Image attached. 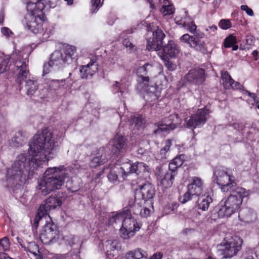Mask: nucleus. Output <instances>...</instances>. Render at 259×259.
Listing matches in <instances>:
<instances>
[{
	"instance_id": "nucleus-60",
	"label": "nucleus",
	"mask_w": 259,
	"mask_h": 259,
	"mask_svg": "<svg viewBox=\"0 0 259 259\" xmlns=\"http://www.w3.org/2000/svg\"><path fill=\"white\" fill-rule=\"evenodd\" d=\"M92 2L93 5L92 9H94L95 11L97 10L102 5L101 0H92Z\"/></svg>"
},
{
	"instance_id": "nucleus-1",
	"label": "nucleus",
	"mask_w": 259,
	"mask_h": 259,
	"mask_svg": "<svg viewBox=\"0 0 259 259\" xmlns=\"http://www.w3.org/2000/svg\"><path fill=\"white\" fill-rule=\"evenodd\" d=\"M60 137L47 129L36 134L29 143L27 153L19 154L7 170V186L25 182L38 166L56 156Z\"/></svg>"
},
{
	"instance_id": "nucleus-16",
	"label": "nucleus",
	"mask_w": 259,
	"mask_h": 259,
	"mask_svg": "<svg viewBox=\"0 0 259 259\" xmlns=\"http://www.w3.org/2000/svg\"><path fill=\"white\" fill-rule=\"evenodd\" d=\"M110 145L112 151L117 155L125 153L127 148L126 139L120 134H117L110 142Z\"/></svg>"
},
{
	"instance_id": "nucleus-10",
	"label": "nucleus",
	"mask_w": 259,
	"mask_h": 259,
	"mask_svg": "<svg viewBox=\"0 0 259 259\" xmlns=\"http://www.w3.org/2000/svg\"><path fill=\"white\" fill-rule=\"evenodd\" d=\"M242 244V239L237 236L226 237L220 244L223 247L224 257L231 258L236 255L241 248Z\"/></svg>"
},
{
	"instance_id": "nucleus-62",
	"label": "nucleus",
	"mask_w": 259,
	"mask_h": 259,
	"mask_svg": "<svg viewBox=\"0 0 259 259\" xmlns=\"http://www.w3.org/2000/svg\"><path fill=\"white\" fill-rule=\"evenodd\" d=\"M163 257V254L160 252H156L154 253L149 259H161Z\"/></svg>"
},
{
	"instance_id": "nucleus-43",
	"label": "nucleus",
	"mask_w": 259,
	"mask_h": 259,
	"mask_svg": "<svg viewBox=\"0 0 259 259\" xmlns=\"http://www.w3.org/2000/svg\"><path fill=\"white\" fill-rule=\"evenodd\" d=\"M179 206V204L176 202H171L165 205L164 208V212L167 214L174 211L177 209Z\"/></svg>"
},
{
	"instance_id": "nucleus-46",
	"label": "nucleus",
	"mask_w": 259,
	"mask_h": 259,
	"mask_svg": "<svg viewBox=\"0 0 259 259\" xmlns=\"http://www.w3.org/2000/svg\"><path fill=\"white\" fill-rule=\"evenodd\" d=\"M171 145V141L170 140H167L165 142V146L160 150V154L161 158L165 157L166 153L169 151L170 147Z\"/></svg>"
},
{
	"instance_id": "nucleus-24",
	"label": "nucleus",
	"mask_w": 259,
	"mask_h": 259,
	"mask_svg": "<svg viewBox=\"0 0 259 259\" xmlns=\"http://www.w3.org/2000/svg\"><path fill=\"white\" fill-rule=\"evenodd\" d=\"M120 247L119 241L116 239L107 240L103 243V250L106 252L107 255L106 259H115L113 254L109 253V252L117 249Z\"/></svg>"
},
{
	"instance_id": "nucleus-36",
	"label": "nucleus",
	"mask_w": 259,
	"mask_h": 259,
	"mask_svg": "<svg viewBox=\"0 0 259 259\" xmlns=\"http://www.w3.org/2000/svg\"><path fill=\"white\" fill-rule=\"evenodd\" d=\"M10 243L9 239L7 237H4L0 240V258L1 259H13L8 256L3 251H6L9 249Z\"/></svg>"
},
{
	"instance_id": "nucleus-58",
	"label": "nucleus",
	"mask_w": 259,
	"mask_h": 259,
	"mask_svg": "<svg viewBox=\"0 0 259 259\" xmlns=\"http://www.w3.org/2000/svg\"><path fill=\"white\" fill-rule=\"evenodd\" d=\"M2 33L7 36L10 37L13 34L12 31L8 27H4L1 28Z\"/></svg>"
},
{
	"instance_id": "nucleus-9",
	"label": "nucleus",
	"mask_w": 259,
	"mask_h": 259,
	"mask_svg": "<svg viewBox=\"0 0 259 259\" xmlns=\"http://www.w3.org/2000/svg\"><path fill=\"white\" fill-rule=\"evenodd\" d=\"M213 181L220 186L222 191L227 192L236 186L235 177L227 169L218 168L214 170L213 176Z\"/></svg>"
},
{
	"instance_id": "nucleus-29",
	"label": "nucleus",
	"mask_w": 259,
	"mask_h": 259,
	"mask_svg": "<svg viewBox=\"0 0 259 259\" xmlns=\"http://www.w3.org/2000/svg\"><path fill=\"white\" fill-rule=\"evenodd\" d=\"M222 80L223 84L225 89H238L240 87V84L235 82L227 71L222 72Z\"/></svg>"
},
{
	"instance_id": "nucleus-32",
	"label": "nucleus",
	"mask_w": 259,
	"mask_h": 259,
	"mask_svg": "<svg viewBox=\"0 0 259 259\" xmlns=\"http://www.w3.org/2000/svg\"><path fill=\"white\" fill-rule=\"evenodd\" d=\"M59 0H27V4H33L35 6L36 8L39 4L44 5L43 10L46 8H54Z\"/></svg>"
},
{
	"instance_id": "nucleus-59",
	"label": "nucleus",
	"mask_w": 259,
	"mask_h": 259,
	"mask_svg": "<svg viewBox=\"0 0 259 259\" xmlns=\"http://www.w3.org/2000/svg\"><path fill=\"white\" fill-rule=\"evenodd\" d=\"M240 127V124L237 123H233L232 124L229 125L228 127L229 131H235V133H237L239 131Z\"/></svg>"
},
{
	"instance_id": "nucleus-26",
	"label": "nucleus",
	"mask_w": 259,
	"mask_h": 259,
	"mask_svg": "<svg viewBox=\"0 0 259 259\" xmlns=\"http://www.w3.org/2000/svg\"><path fill=\"white\" fill-rule=\"evenodd\" d=\"M238 217L241 221L248 223L256 220V214L252 209L246 207L240 210Z\"/></svg>"
},
{
	"instance_id": "nucleus-64",
	"label": "nucleus",
	"mask_w": 259,
	"mask_h": 259,
	"mask_svg": "<svg viewBox=\"0 0 259 259\" xmlns=\"http://www.w3.org/2000/svg\"><path fill=\"white\" fill-rule=\"evenodd\" d=\"M4 13L3 12L0 13V23H3L4 21Z\"/></svg>"
},
{
	"instance_id": "nucleus-2",
	"label": "nucleus",
	"mask_w": 259,
	"mask_h": 259,
	"mask_svg": "<svg viewBox=\"0 0 259 259\" xmlns=\"http://www.w3.org/2000/svg\"><path fill=\"white\" fill-rule=\"evenodd\" d=\"M75 171L73 168L63 165L47 168L43 176L38 180V192L46 196L54 190L60 189L65 179L72 177Z\"/></svg>"
},
{
	"instance_id": "nucleus-18",
	"label": "nucleus",
	"mask_w": 259,
	"mask_h": 259,
	"mask_svg": "<svg viewBox=\"0 0 259 259\" xmlns=\"http://www.w3.org/2000/svg\"><path fill=\"white\" fill-rule=\"evenodd\" d=\"M180 40L181 42L187 44L190 47L194 49L196 51L202 53H205L206 51L204 41L197 39L188 34H185L182 35L180 37Z\"/></svg>"
},
{
	"instance_id": "nucleus-39",
	"label": "nucleus",
	"mask_w": 259,
	"mask_h": 259,
	"mask_svg": "<svg viewBox=\"0 0 259 259\" xmlns=\"http://www.w3.org/2000/svg\"><path fill=\"white\" fill-rule=\"evenodd\" d=\"M112 90L115 94L119 93L122 96L127 91L126 85L121 80L120 82L115 81L112 85Z\"/></svg>"
},
{
	"instance_id": "nucleus-31",
	"label": "nucleus",
	"mask_w": 259,
	"mask_h": 259,
	"mask_svg": "<svg viewBox=\"0 0 259 259\" xmlns=\"http://www.w3.org/2000/svg\"><path fill=\"white\" fill-rule=\"evenodd\" d=\"M161 4L160 12L163 16H170L174 14L175 8L169 0H159Z\"/></svg>"
},
{
	"instance_id": "nucleus-3",
	"label": "nucleus",
	"mask_w": 259,
	"mask_h": 259,
	"mask_svg": "<svg viewBox=\"0 0 259 259\" xmlns=\"http://www.w3.org/2000/svg\"><path fill=\"white\" fill-rule=\"evenodd\" d=\"M35 7L33 4H27V14L24 24L32 33L41 34L42 40L45 41L53 33L54 28L51 24L44 23V5L39 4L37 8Z\"/></svg>"
},
{
	"instance_id": "nucleus-13",
	"label": "nucleus",
	"mask_w": 259,
	"mask_h": 259,
	"mask_svg": "<svg viewBox=\"0 0 259 259\" xmlns=\"http://www.w3.org/2000/svg\"><path fill=\"white\" fill-rule=\"evenodd\" d=\"M42 223H46L43 230L40 234V239L44 244H49L55 241L59 236L58 230L52 222V220H44L40 221Z\"/></svg>"
},
{
	"instance_id": "nucleus-35",
	"label": "nucleus",
	"mask_w": 259,
	"mask_h": 259,
	"mask_svg": "<svg viewBox=\"0 0 259 259\" xmlns=\"http://www.w3.org/2000/svg\"><path fill=\"white\" fill-rule=\"evenodd\" d=\"M125 211L120 212H113L108 216V225H113L114 223H118L121 222L125 217Z\"/></svg>"
},
{
	"instance_id": "nucleus-47",
	"label": "nucleus",
	"mask_w": 259,
	"mask_h": 259,
	"mask_svg": "<svg viewBox=\"0 0 259 259\" xmlns=\"http://www.w3.org/2000/svg\"><path fill=\"white\" fill-rule=\"evenodd\" d=\"M247 95L250 97V98L247 100V102L249 105H251V108L255 106L256 103L258 101V98L255 94L250 93L246 92Z\"/></svg>"
},
{
	"instance_id": "nucleus-44",
	"label": "nucleus",
	"mask_w": 259,
	"mask_h": 259,
	"mask_svg": "<svg viewBox=\"0 0 259 259\" xmlns=\"http://www.w3.org/2000/svg\"><path fill=\"white\" fill-rule=\"evenodd\" d=\"M149 67H152V66L148 63L139 67L137 69V73L139 76H143L146 74L148 71H151V70H149Z\"/></svg>"
},
{
	"instance_id": "nucleus-12",
	"label": "nucleus",
	"mask_w": 259,
	"mask_h": 259,
	"mask_svg": "<svg viewBox=\"0 0 259 259\" xmlns=\"http://www.w3.org/2000/svg\"><path fill=\"white\" fill-rule=\"evenodd\" d=\"M181 123L182 119L178 114H171L155 124L156 129L154 133L155 134L168 133L176 128Z\"/></svg>"
},
{
	"instance_id": "nucleus-55",
	"label": "nucleus",
	"mask_w": 259,
	"mask_h": 259,
	"mask_svg": "<svg viewBox=\"0 0 259 259\" xmlns=\"http://www.w3.org/2000/svg\"><path fill=\"white\" fill-rule=\"evenodd\" d=\"M56 69L53 65H52L50 62L48 63H45L44 65V69H43V75H45L48 73H49L52 69Z\"/></svg>"
},
{
	"instance_id": "nucleus-20",
	"label": "nucleus",
	"mask_w": 259,
	"mask_h": 259,
	"mask_svg": "<svg viewBox=\"0 0 259 259\" xmlns=\"http://www.w3.org/2000/svg\"><path fill=\"white\" fill-rule=\"evenodd\" d=\"M139 195L142 197L141 200H144L145 202L152 201V199L155 195V189L153 186L150 183H146L140 186L139 190H137L136 192L135 200H138L137 197ZM138 200L140 201L139 199Z\"/></svg>"
},
{
	"instance_id": "nucleus-28",
	"label": "nucleus",
	"mask_w": 259,
	"mask_h": 259,
	"mask_svg": "<svg viewBox=\"0 0 259 259\" xmlns=\"http://www.w3.org/2000/svg\"><path fill=\"white\" fill-rule=\"evenodd\" d=\"M97 64L95 61L91 60L87 65L82 66L80 68V71L82 77H87L92 76L97 70Z\"/></svg>"
},
{
	"instance_id": "nucleus-33",
	"label": "nucleus",
	"mask_w": 259,
	"mask_h": 259,
	"mask_svg": "<svg viewBox=\"0 0 259 259\" xmlns=\"http://www.w3.org/2000/svg\"><path fill=\"white\" fill-rule=\"evenodd\" d=\"M145 123L144 118L141 115L137 114L131 116L130 119V124L134 129L139 130L143 127Z\"/></svg>"
},
{
	"instance_id": "nucleus-30",
	"label": "nucleus",
	"mask_w": 259,
	"mask_h": 259,
	"mask_svg": "<svg viewBox=\"0 0 259 259\" xmlns=\"http://www.w3.org/2000/svg\"><path fill=\"white\" fill-rule=\"evenodd\" d=\"M148 257L147 251L141 248H137L127 252L125 259H143Z\"/></svg>"
},
{
	"instance_id": "nucleus-21",
	"label": "nucleus",
	"mask_w": 259,
	"mask_h": 259,
	"mask_svg": "<svg viewBox=\"0 0 259 259\" xmlns=\"http://www.w3.org/2000/svg\"><path fill=\"white\" fill-rule=\"evenodd\" d=\"M28 62V61L27 58H26L22 61L19 60L16 62V81L19 84H21L27 78L29 74V71L27 68Z\"/></svg>"
},
{
	"instance_id": "nucleus-52",
	"label": "nucleus",
	"mask_w": 259,
	"mask_h": 259,
	"mask_svg": "<svg viewBox=\"0 0 259 259\" xmlns=\"http://www.w3.org/2000/svg\"><path fill=\"white\" fill-rule=\"evenodd\" d=\"M151 65L152 66V67H149V70H151V71H148V72L151 73H154L155 72L160 73L162 70V66L158 63H155Z\"/></svg>"
},
{
	"instance_id": "nucleus-38",
	"label": "nucleus",
	"mask_w": 259,
	"mask_h": 259,
	"mask_svg": "<svg viewBox=\"0 0 259 259\" xmlns=\"http://www.w3.org/2000/svg\"><path fill=\"white\" fill-rule=\"evenodd\" d=\"M38 84L35 80L28 79L27 80L25 85V90L27 95H33L37 91Z\"/></svg>"
},
{
	"instance_id": "nucleus-8",
	"label": "nucleus",
	"mask_w": 259,
	"mask_h": 259,
	"mask_svg": "<svg viewBox=\"0 0 259 259\" xmlns=\"http://www.w3.org/2000/svg\"><path fill=\"white\" fill-rule=\"evenodd\" d=\"M76 48L72 46H64L60 50L55 51L51 55L49 62L56 68L70 63L75 57Z\"/></svg>"
},
{
	"instance_id": "nucleus-19",
	"label": "nucleus",
	"mask_w": 259,
	"mask_h": 259,
	"mask_svg": "<svg viewBox=\"0 0 259 259\" xmlns=\"http://www.w3.org/2000/svg\"><path fill=\"white\" fill-rule=\"evenodd\" d=\"M156 175L159 181L158 184L163 188H167L171 186L174 177L176 175L175 173H172L169 170L164 172L161 168L157 169Z\"/></svg>"
},
{
	"instance_id": "nucleus-54",
	"label": "nucleus",
	"mask_w": 259,
	"mask_h": 259,
	"mask_svg": "<svg viewBox=\"0 0 259 259\" xmlns=\"http://www.w3.org/2000/svg\"><path fill=\"white\" fill-rule=\"evenodd\" d=\"M218 28L215 25L209 26L205 28V31L207 34H209L211 36L214 35L217 32Z\"/></svg>"
},
{
	"instance_id": "nucleus-48",
	"label": "nucleus",
	"mask_w": 259,
	"mask_h": 259,
	"mask_svg": "<svg viewBox=\"0 0 259 259\" xmlns=\"http://www.w3.org/2000/svg\"><path fill=\"white\" fill-rule=\"evenodd\" d=\"M149 78L148 76H139L138 82L141 88H144L149 84Z\"/></svg>"
},
{
	"instance_id": "nucleus-6",
	"label": "nucleus",
	"mask_w": 259,
	"mask_h": 259,
	"mask_svg": "<svg viewBox=\"0 0 259 259\" xmlns=\"http://www.w3.org/2000/svg\"><path fill=\"white\" fill-rule=\"evenodd\" d=\"M64 198L62 194L58 193L55 196H51L44 201V203L40 205L37 213L34 219V225L37 226L39 221L44 220H51L49 215V212L61 206Z\"/></svg>"
},
{
	"instance_id": "nucleus-25",
	"label": "nucleus",
	"mask_w": 259,
	"mask_h": 259,
	"mask_svg": "<svg viewBox=\"0 0 259 259\" xmlns=\"http://www.w3.org/2000/svg\"><path fill=\"white\" fill-rule=\"evenodd\" d=\"M106 160L107 157L105 148H101L98 150L96 156L91 159L90 166L96 167L103 164L106 162Z\"/></svg>"
},
{
	"instance_id": "nucleus-51",
	"label": "nucleus",
	"mask_w": 259,
	"mask_h": 259,
	"mask_svg": "<svg viewBox=\"0 0 259 259\" xmlns=\"http://www.w3.org/2000/svg\"><path fill=\"white\" fill-rule=\"evenodd\" d=\"M64 239L66 243L70 246L74 245L76 241L78 240V238L72 235L66 236Z\"/></svg>"
},
{
	"instance_id": "nucleus-7",
	"label": "nucleus",
	"mask_w": 259,
	"mask_h": 259,
	"mask_svg": "<svg viewBox=\"0 0 259 259\" xmlns=\"http://www.w3.org/2000/svg\"><path fill=\"white\" fill-rule=\"evenodd\" d=\"M146 170L145 163L139 162L131 163L129 161L123 164L121 166L117 165L112 167L108 175V179L111 182L114 183L117 182L118 179L117 174H122L123 179H125L129 174L137 172V171L140 172Z\"/></svg>"
},
{
	"instance_id": "nucleus-14",
	"label": "nucleus",
	"mask_w": 259,
	"mask_h": 259,
	"mask_svg": "<svg viewBox=\"0 0 259 259\" xmlns=\"http://www.w3.org/2000/svg\"><path fill=\"white\" fill-rule=\"evenodd\" d=\"M210 111L206 107L198 109L192 114L189 119H185V121L188 128H196L200 127L206 122Z\"/></svg>"
},
{
	"instance_id": "nucleus-34",
	"label": "nucleus",
	"mask_w": 259,
	"mask_h": 259,
	"mask_svg": "<svg viewBox=\"0 0 259 259\" xmlns=\"http://www.w3.org/2000/svg\"><path fill=\"white\" fill-rule=\"evenodd\" d=\"M184 155H180L175 157L169 164L168 170L177 175V169L180 167L184 162Z\"/></svg>"
},
{
	"instance_id": "nucleus-57",
	"label": "nucleus",
	"mask_w": 259,
	"mask_h": 259,
	"mask_svg": "<svg viewBox=\"0 0 259 259\" xmlns=\"http://www.w3.org/2000/svg\"><path fill=\"white\" fill-rule=\"evenodd\" d=\"M123 45L126 48H128L129 50L131 51L135 49V46L127 39H124L123 40Z\"/></svg>"
},
{
	"instance_id": "nucleus-45",
	"label": "nucleus",
	"mask_w": 259,
	"mask_h": 259,
	"mask_svg": "<svg viewBox=\"0 0 259 259\" xmlns=\"http://www.w3.org/2000/svg\"><path fill=\"white\" fill-rule=\"evenodd\" d=\"M236 44V37L232 35H230L227 37L224 40V46L225 48H230L233 45Z\"/></svg>"
},
{
	"instance_id": "nucleus-56",
	"label": "nucleus",
	"mask_w": 259,
	"mask_h": 259,
	"mask_svg": "<svg viewBox=\"0 0 259 259\" xmlns=\"http://www.w3.org/2000/svg\"><path fill=\"white\" fill-rule=\"evenodd\" d=\"M240 8L242 11H245L248 16L252 17L254 15L252 10L247 5H241Z\"/></svg>"
},
{
	"instance_id": "nucleus-49",
	"label": "nucleus",
	"mask_w": 259,
	"mask_h": 259,
	"mask_svg": "<svg viewBox=\"0 0 259 259\" xmlns=\"http://www.w3.org/2000/svg\"><path fill=\"white\" fill-rule=\"evenodd\" d=\"M194 196L193 194H192L191 193L188 191L187 189V191L181 197H180L179 200L182 203H185L188 201L191 200L192 196Z\"/></svg>"
},
{
	"instance_id": "nucleus-22",
	"label": "nucleus",
	"mask_w": 259,
	"mask_h": 259,
	"mask_svg": "<svg viewBox=\"0 0 259 259\" xmlns=\"http://www.w3.org/2000/svg\"><path fill=\"white\" fill-rule=\"evenodd\" d=\"M187 189L194 196H199L203 192V181L199 177H192L190 180V183L187 186Z\"/></svg>"
},
{
	"instance_id": "nucleus-42",
	"label": "nucleus",
	"mask_w": 259,
	"mask_h": 259,
	"mask_svg": "<svg viewBox=\"0 0 259 259\" xmlns=\"http://www.w3.org/2000/svg\"><path fill=\"white\" fill-rule=\"evenodd\" d=\"M158 55L163 61L165 66L169 70L173 71L177 69V65L168 60L167 57H165V56L161 53H157Z\"/></svg>"
},
{
	"instance_id": "nucleus-23",
	"label": "nucleus",
	"mask_w": 259,
	"mask_h": 259,
	"mask_svg": "<svg viewBox=\"0 0 259 259\" xmlns=\"http://www.w3.org/2000/svg\"><path fill=\"white\" fill-rule=\"evenodd\" d=\"M186 79L196 84H200L204 80V70L197 68L190 70L185 76Z\"/></svg>"
},
{
	"instance_id": "nucleus-27",
	"label": "nucleus",
	"mask_w": 259,
	"mask_h": 259,
	"mask_svg": "<svg viewBox=\"0 0 259 259\" xmlns=\"http://www.w3.org/2000/svg\"><path fill=\"white\" fill-rule=\"evenodd\" d=\"M27 139L26 133L22 131H19L11 139L9 144L13 147H19L26 141Z\"/></svg>"
},
{
	"instance_id": "nucleus-15",
	"label": "nucleus",
	"mask_w": 259,
	"mask_h": 259,
	"mask_svg": "<svg viewBox=\"0 0 259 259\" xmlns=\"http://www.w3.org/2000/svg\"><path fill=\"white\" fill-rule=\"evenodd\" d=\"M153 209L152 202L147 201L145 202L144 200H135V204L133 205V212L143 218H147L151 213Z\"/></svg>"
},
{
	"instance_id": "nucleus-63",
	"label": "nucleus",
	"mask_w": 259,
	"mask_h": 259,
	"mask_svg": "<svg viewBox=\"0 0 259 259\" xmlns=\"http://www.w3.org/2000/svg\"><path fill=\"white\" fill-rule=\"evenodd\" d=\"M148 3L150 5V8L152 10L155 9V4L154 3V0H146Z\"/></svg>"
},
{
	"instance_id": "nucleus-5",
	"label": "nucleus",
	"mask_w": 259,
	"mask_h": 259,
	"mask_svg": "<svg viewBox=\"0 0 259 259\" xmlns=\"http://www.w3.org/2000/svg\"><path fill=\"white\" fill-rule=\"evenodd\" d=\"M147 36L148 37L147 39V49L148 50L158 51V53L161 52L165 57L176 58L178 57L180 52V48L177 44L172 40L169 41L163 49L160 50L162 40L165 36V34L160 29L157 28L151 31L148 30Z\"/></svg>"
},
{
	"instance_id": "nucleus-61",
	"label": "nucleus",
	"mask_w": 259,
	"mask_h": 259,
	"mask_svg": "<svg viewBox=\"0 0 259 259\" xmlns=\"http://www.w3.org/2000/svg\"><path fill=\"white\" fill-rule=\"evenodd\" d=\"M67 257L68 255L67 254H55L52 256L51 259H68Z\"/></svg>"
},
{
	"instance_id": "nucleus-50",
	"label": "nucleus",
	"mask_w": 259,
	"mask_h": 259,
	"mask_svg": "<svg viewBox=\"0 0 259 259\" xmlns=\"http://www.w3.org/2000/svg\"><path fill=\"white\" fill-rule=\"evenodd\" d=\"M219 26L223 29L226 30L230 28L231 26V23L228 19H222L219 23Z\"/></svg>"
},
{
	"instance_id": "nucleus-17",
	"label": "nucleus",
	"mask_w": 259,
	"mask_h": 259,
	"mask_svg": "<svg viewBox=\"0 0 259 259\" xmlns=\"http://www.w3.org/2000/svg\"><path fill=\"white\" fill-rule=\"evenodd\" d=\"M175 20L177 24L182 25L190 32L194 33L195 32L196 26L191 18L188 16L186 11H182L179 15L176 17Z\"/></svg>"
},
{
	"instance_id": "nucleus-53",
	"label": "nucleus",
	"mask_w": 259,
	"mask_h": 259,
	"mask_svg": "<svg viewBox=\"0 0 259 259\" xmlns=\"http://www.w3.org/2000/svg\"><path fill=\"white\" fill-rule=\"evenodd\" d=\"M7 60L0 57V74L6 71L8 69Z\"/></svg>"
},
{
	"instance_id": "nucleus-11",
	"label": "nucleus",
	"mask_w": 259,
	"mask_h": 259,
	"mask_svg": "<svg viewBox=\"0 0 259 259\" xmlns=\"http://www.w3.org/2000/svg\"><path fill=\"white\" fill-rule=\"evenodd\" d=\"M125 211V217L122 222V226L120 229V236L124 239H128L133 236L139 231L141 225L136 219L128 214V210Z\"/></svg>"
},
{
	"instance_id": "nucleus-37",
	"label": "nucleus",
	"mask_w": 259,
	"mask_h": 259,
	"mask_svg": "<svg viewBox=\"0 0 259 259\" xmlns=\"http://www.w3.org/2000/svg\"><path fill=\"white\" fill-rule=\"evenodd\" d=\"M211 202L212 199L209 196L203 195L198 200V208L203 211H206Z\"/></svg>"
},
{
	"instance_id": "nucleus-41",
	"label": "nucleus",
	"mask_w": 259,
	"mask_h": 259,
	"mask_svg": "<svg viewBox=\"0 0 259 259\" xmlns=\"http://www.w3.org/2000/svg\"><path fill=\"white\" fill-rule=\"evenodd\" d=\"M65 82V79H53L49 82V87L51 89L57 90L63 87Z\"/></svg>"
},
{
	"instance_id": "nucleus-4",
	"label": "nucleus",
	"mask_w": 259,
	"mask_h": 259,
	"mask_svg": "<svg viewBox=\"0 0 259 259\" xmlns=\"http://www.w3.org/2000/svg\"><path fill=\"white\" fill-rule=\"evenodd\" d=\"M250 191L242 187H237L228 197L222 199L218 205V214L220 218H228L240 208L243 199L248 198Z\"/></svg>"
},
{
	"instance_id": "nucleus-40",
	"label": "nucleus",
	"mask_w": 259,
	"mask_h": 259,
	"mask_svg": "<svg viewBox=\"0 0 259 259\" xmlns=\"http://www.w3.org/2000/svg\"><path fill=\"white\" fill-rule=\"evenodd\" d=\"M27 248L29 252L33 255L36 259H41V257L39 254L38 246L34 242L29 243Z\"/></svg>"
}]
</instances>
